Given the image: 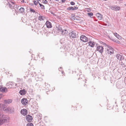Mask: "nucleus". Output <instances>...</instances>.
Listing matches in <instances>:
<instances>
[{"mask_svg": "<svg viewBox=\"0 0 126 126\" xmlns=\"http://www.w3.org/2000/svg\"><path fill=\"white\" fill-rule=\"evenodd\" d=\"M107 48H107L106 51V53L110 55L113 54L114 49L111 47L109 46L108 45H107Z\"/></svg>", "mask_w": 126, "mask_h": 126, "instance_id": "1", "label": "nucleus"}, {"mask_svg": "<svg viewBox=\"0 0 126 126\" xmlns=\"http://www.w3.org/2000/svg\"><path fill=\"white\" fill-rule=\"evenodd\" d=\"M17 84H16L13 82L9 81L6 84V86L8 88H11L16 86Z\"/></svg>", "mask_w": 126, "mask_h": 126, "instance_id": "2", "label": "nucleus"}, {"mask_svg": "<svg viewBox=\"0 0 126 126\" xmlns=\"http://www.w3.org/2000/svg\"><path fill=\"white\" fill-rule=\"evenodd\" d=\"M7 121V119L6 117L4 116L1 117V116H0V125Z\"/></svg>", "mask_w": 126, "mask_h": 126, "instance_id": "3", "label": "nucleus"}, {"mask_svg": "<svg viewBox=\"0 0 126 126\" xmlns=\"http://www.w3.org/2000/svg\"><path fill=\"white\" fill-rule=\"evenodd\" d=\"M69 37L71 39L75 38L76 37L77 34L75 31H71L69 32Z\"/></svg>", "mask_w": 126, "mask_h": 126, "instance_id": "4", "label": "nucleus"}, {"mask_svg": "<svg viewBox=\"0 0 126 126\" xmlns=\"http://www.w3.org/2000/svg\"><path fill=\"white\" fill-rule=\"evenodd\" d=\"M80 40L82 42H86L88 41V39L85 35H82L80 37Z\"/></svg>", "mask_w": 126, "mask_h": 126, "instance_id": "5", "label": "nucleus"}, {"mask_svg": "<svg viewBox=\"0 0 126 126\" xmlns=\"http://www.w3.org/2000/svg\"><path fill=\"white\" fill-rule=\"evenodd\" d=\"M96 50L100 53H102L103 51V48L101 46H98L97 47Z\"/></svg>", "mask_w": 126, "mask_h": 126, "instance_id": "6", "label": "nucleus"}, {"mask_svg": "<svg viewBox=\"0 0 126 126\" xmlns=\"http://www.w3.org/2000/svg\"><path fill=\"white\" fill-rule=\"evenodd\" d=\"M111 9L114 10L118 11L120 10V8L119 7L116 6H113L111 7Z\"/></svg>", "mask_w": 126, "mask_h": 126, "instance_id": "7", "label": "nucleus"}, {"mask_svg": "<svg viewBox=\"0 0 126 126\" xmlns=\"http://www.w3.org/2000/svg\"><path fill=\"white\" fill-rule=\"evenodd\" d=\"M46 25L48 28H51L52 27L51 23L48 21H47L46 22Z\"/></svg>", "mask_w": 126, "mask_h": 126, "instance_id": "8", "label": "nucleus"}, {"mask_svg": "<svg viewBox=\"0 0 126 126\" xmlns=\"http://www.w3.org/2000/svg\"><path fill=\"white\" fill-rule=\"evenodd\" d=\"M26 118L27 120L28 121L30 122L32 119V116L30 115H28L26 116Z\"/></svg>", "mask_w": 126, "mask_h": 126, "instance_id": "9", "label": "nucleus"}, {"mask_svg": "<svg viewBox=\"0 0 126 126\" xmlns=\"http://www.w3.org/2000/svg\"><path fill=\"white\" fill-rule=\"evenodd\" d=\"M21 102L22 104L26 105L27 104L28 101L26 99L24 98L21 100Z\"/></svg>", "mask_w": 126, "mask_h": 126, "instance_id": "10", "label": "nucleus"}, {"mask_svg": "<svg viewBox=\"0 0 126 126\" xmlns=\"http://www.w3.org/2000/svg\"><path fill=\"white\" fill-rule=\"evenodd\" d=\"M3 110L6 111V112H11L13 111V110L10 107H7V108H4Z\"/></svg>", "mask_w": 126, "mask_h": 126, "instance_id": "11", "label": "nucleus"}, {"mask_svg": "<svg viewBox=\"0 0 126 126\" xmlns=\"http://www.w3.org/2000/svg\"><path fill=\"white\" fill-rule=\"evenodd\" d=\"M61 32V34L63 35H66L67 34L68 31L66 30H62Z\"/></svg>", "mask_w": 126, "mask_h": 126, "instance_id": "12", "label": "nucleus"}, {"mask_svg": "<svg viewBox=\"0 0 126 126\" xmlns=\"http://www.w3.org/2000/svg\"><path fill=\"white\" fill-rule=\"evenodd\" d=\"M20 112L22 115L25 116L27 114V111L25 109H23L21 110Z\"/></svg>", "mask_w": 126, "mask_h": 126, "instance_id": "13", "label": "nucleus"}, {"mask_svg": "<svg viewBox=\"0 0 126 126\" xmlns=\"http://www.w3.org/2000/svg\"><path fill=\"white\" fill-rule=\"evenodd\" d=\"M11 3L9 2L7 4L8 5L10 8L12 9H13L14 4V3L12 2H11Z\"/></svg>", "mask_w": 126, "mask_h": 126, "instance_id": "14", "label": "nucleus"}, {"mask_svg": "<svg viewBox=\"0 0 126 126\" xmlns=\"http://www.w3.org/2000/svg\"><path fill=\"white\" fill-rule=\"evenodd\" d=\"M96 16L99 20H101L102 18V15L99 13H97Z\"/></svg>", "mask_w": 126, "mask_h": 126, "instance_id": "15", "label": "nucleus"}, {"mask_svg": "<svg viewBox=\"0 0 126 126\" xmlns=\"http://www.w3.org/2000/svg\"><path fill=\"white\" fill-rule=\"evenodd\" d=\"M117 59L119 60H121L123 59V57L120 54H117L116 56Z\"/></svg>", "mask_w": 126, "mask_h": 126, "instance_id": "16", "label": "nucleus"}, {"mask_svg": "<svg viewBox=\"0 0 126 126\" xmlns=\"http://www.w3.org/2000/svg\"><path fill=\"white\" fill-rule=\"evenodd\" d=\"M26 91L25 89H23L22 90H20L19 91V93L21 95H24L26 94Z\"/></svg>", "mask_w": 126, "mask_h": 126, "instance_id": "17", "label": "nucleus"}, {"mask_svg": "<svg viewBox=\"0 0 126 126\" xmlns=\"http://www.w3.org/2000/svg\"><path fill=\"white\" fill-rule=\"evenodd\" d=\"M56 30L60 32H61L62 31V26L61 25L58 26H57L56 27Z\"/></svg>", "mask_w": 126, "mask_h": 126, "instance_id": "18", "label": "nucleus"}, {"mask_svg": "<svg viewBox=\"0 0 126 126\" xmlns=\"http://www.w3.org/2000/svg\"><path fill=\"white\" fill-rule=\"evenodd\" d=\"M89 45L91 47H94L95 44L94 42L92 41H90L88 43Z\"/></svg>", "mask_w": 126, "mask_h": 126, "instance_id": "19", "label": "nucleus"}, {"mask_svg": "<svg viewBox=\"0 0 126 126\" xmlns=\"http://www.w3.org/2000/svg\"><path fill=\"white\" fill-rule=\"evenodd\" d=\"M114 35L117 38L119 39H121L122 37L121 36L118 35L116 33H114Z\"/></svg>", "mask_w": 126, "mask_h": 126, "instance_id": "20", "label": "nucleus"}, {"mask_svg": "<svg viewBox=\"0 0 126 126\" xmlns=\"http://www.w3.org/2000/svg\"><path fill=\"white\" fill-rule=\"evenodd\" d=\"M12 100L11 99H8L5 100L4 101L6 103H10L12 102Z\"/></svg>", "mask_w": 126, "mask_h": 126, "instance_id": "21", "label": "nucleus"}, {"mask_svg": "<svg viewBox=\"0 0 126 126\" xmlns=\"http://www.w3.org/2000/svg\"><path fill=\"white\" fill-rule=\"evenodd\" d=\"M18 7L19 6L17 5H14V4L13 8L15 9L16 10H17L18 9Z\"/></svg>", "mask_w": 126, "mask_h": 126, "instance_id": "22", "label": "nucleus"}, {"mask_svg": "<svg viewBox=\"0 0 126 126\" xmlns=\"http://www.w3.org/2000/svg\"><path fill=\"white\" fill-rule=\"evenodd\" d=\"M19 10L20 12L22 13L24 12V9L23 8L21 7L20 9H19Z\"/></svg>", "mask_w": 126, "mask_h": 126, "instance_id": "23", "label": "nucleus"}, {"mask_svg": "<svg viewBox=\"0 0 126 126\" xmlns=\"http://www.w3.org/2000/svg\"><path fill=\"white\" fill-rule=\"evenodd\" d=\"M73 7L71 6V7H69L67 9V10H73Z\"/></svg>", "mask_w": 126, "mask_h": 126, "instance_id": "24", "label": "nucleus"}, {"mask_svg": "<svg viewBox=\"0 0 126 126\" xmlns=\"http://www.w3.org/2000/svg\"><path fill=\"white\" fill-rule=\"evenodd\" d=\"M39 5L42 9H45V7L44 5L42 4H40Z\"/></svg>", "mask_w": 126, "mask_h": 126, "instance_id": "25", "label": "nucleus"}, {"mask_svg": "<svg viewBox=\"0 0 126 126\" xmlns=\"http://www.w3.org/2000/svg\"><path fill=\"white\" fill-rule=\"evenodd\" d=\"M112 40L114 41L118 44L120 43V42L117 40H115L114 39H112Z\"/></svg>", "mask_w": 126, "mask_h": 126, "instance_id": "26", "label": "nucleus"}, {"mask_svg": "<svg viewBox=\"0 0 126 126\" xmlns=\"http://www.w3.org/2000/svg\"><path fill=\"white\" fill-rule=\"evenodd\" d=\"M38 19L40 21L43 20V19L42 18V16H40L38 17Z\"/></svg>", "mask_w": 126, "mask_h": 126, "instance_id": "27", "label": "nucleus"}, {"mask_svg": "<svg viewBox=\"0 0 126 126\" xmlns=\"http://www.w3.org/2000/svg\"><path fill=\"white\" fill-rule=\"evenodd\" d=\"M4 87H1L0 88V91L2 92H4Z\"/></svg>", "mask_w": 126, "mask_h": 126, "instance_id": "28", "label": "nucleus"}, {"mask_svg": "<svg viewBox=\"0 0 126 126\" xmlns=\"http://www.w3.org/2000/svg\"><path fill=\"white\" fill-rule=\"evenodd\" d=\"M27 126H33V124L31 123H28Z\"/></svg>", "mask_w": 126, "mask_h": 126, "instance_id": "29", "label": "nucleus"}, {"mask_svg": "<svg viewBox=\"0 0 126 126\" xmlns=\"http://www.w3.org/2000/svg\"><path fill=\"white\" fill-rule=\"evenodd\" d=\"M88 15L89 16L91 17V16L93 15V13L90 12L88 13Z\"/></svg>", "mask_w": 126, "mask_h": 126, "instance_id": "30", "label": "nucleus"}, {"mask_svg": "<svg viewBox=\"0 0 126 126\" xmlns=\"http://www.w3.org/2000/svg\"><path fill=\"white\" fill-rule=\"evenodd\" d=\"M34 4L36 6L37 5V4H38V1H37V0H36H36L34 1H33Z\"/></svg>", "mask_w": 126, "mask_h": 126, "instance_id": "31", "label": "nucleus"}, {"mask_svg": "<svg viewBox=\"0 0 126 126\" xmlns=\"http://www.w3.org/2000/svg\"><path fill=\"white\" fill-rule=\"evenodd\" d=\"M30 11L32 12L35 13V11L32 8H30Z\"/></svg>", "mask_w": 126, "mask_h": 126, "instance_id": "32", "label": "nucleus"}, {"mask_svg": "<svg viewBox=\"0 0 126 126\" xmlns=\"http://www.w3.org/2000/svg\"><path fill=\"white\" fill-rule=\"evenodd\" d=\"M42 2L43 3H45V4L47 3V1L46 0H43Z\"/></svg>", "mask_w": 126, "mask_h": 126, "instance_id": "33", "label": "nucleus"}, {"mask_svg": "<svg viewBox=\"0 0 126 126\" xmlns=\"http://www.w3.org/2000/svg\"><path fill=\"white\" fill-rule=\"evenodd\" d=\"M4 92H7V89L6 88L4 87Z\"/></svg>", "mask_w": 126, "mask_h": 126, "instance_id": "34", "label": "nucleus"}, {"mask_svg": "<svg viewBox=\"0 0 126 126\" xmlns=\"http://www.w3.org/2000/svg\"><path fill=\"white\" fill-rule=\"evenodd\" d=\"M78 8V7H73V10H77Z\"/></svg>", "mask_w": 126, "mask_h": 126, "instance_id": "35", "label": "nucleus"}, {"mask_svg": "<svg viewBox=\"0 0 126 126\" xmlns=\"http://www.w3.org/2000/svg\"><path fill=\"white\" fill-rule=\"evenodd\" d=\"M70 3V4L72 5H74L75 4V3L73 1L71 2Z\"/></svg>", "mask_w": 126, "mask_h": 126, "instance_id": "36", "label": "nucleus"}, {"mask_svg": "<svg viewBox=\"0 0 126 126\" xmlns=\"http://www.w3.org/2000/svg\"><path fill=\"white\" fill-rule=\"evenodd\" d=\"M3 96V94H0V99Z\"/></svg>", "mask_w": 126, "mask_h": 126, "instance_id": "37", "label": "nucleus"}, {"mask_svg": "<svg viewBox=\"0 0 126 126\" xmlns=\"http://www.w3.org/2000/svg\"><path fill=\"white\" fill-rule=\"evenodd\" d=\"M66 0H61L62 2H65Z\"/></svg>", "mask_w": 126, "mask_h": 126, "instance_id": "38", "label": "nucleus"}, {"mask_svg": "<svg viewBox=\"0 0 126 126\" xmlns=\"http://www.w3.org/2000/svg\"><path fill=\"white\" fill-rule=\"evenodd\" d=\"M62 67H60V69H59V70H61V69H62Z\"/></svg>", "mask_w": 126, "mask_h": 126, "instance_id": "39", "label": "nucleus"}, {"mask_svg": "<svg viewBox=\"0 0 126 126\" xmlns=\"http://www.w3.org/2000/svg\"><path fill=\"white\" fill-rule=\"evenodd\" d=\"M118 84H116V86H117V88H119V87H118Z\"/></svg>", "mask_w": 126, "mask_h": 126, "instance_id": "40", "label": "nucleus"}, {"mask_svg": "<svg viewBox=\"0 0 126 126\" xmlns=\"http://www.w3.org/2000/svg\"><path fill=\"white\" fill-rule=\"evenodd\" d=\"M38 1V3H39V4H41L39 2V1Z\"/></svg>", "mask_w": 126, "mask_h": 126, "instance_id": "41", "label": "nucleus"}, {"mask_svg": "<svg viewBox=\"0 0 126 126\" xmlns=\"http://www.w3.org/2000/svg\"><path fill=\"white\" fill-rule=\"evenodd\" d=\"M30 5H32H32H33V4H32V3H30Z\"/></svg>", "mask_w": 126, "mask_h": 126, "instance_id": "42", "label": "nucleus"}, {"mask_svg": "<svg viewBox=\"0 0 126 126\" xmlns=\"http://www.w3.org/2000/svg\"><path fill=\"white\" fill-rule=\"evenodd\" d=\"M22 2H24V0H22Z\"/></svg>", "mask_w": 126, "mask_h": 126, "instance_id": "43", "label": "nucleus"}, {"mask_svg": "<svg viewBox=\"0 0 126 126\" xmlns=\"http://www.w3.org/2000/svg\"><path fill=\"white\" fill-rule=\"evenodd\" d=\"M40 0H38L37 1H40Z\"/></svg>", "mask_w": 126, "mask_h": 126, "instance_id": "44", "label": "nucleus"}, {"mask_svg": "<svg viewBox=\"0 0 126 126\" xmlns=\"http://www.w3.org/2000/svg\"><path fill=\"white\" fill-rule=\"evenodd\" d=\"M63 40H64V39H62L61 41H62Z\"/></svg>", "mask_w": 126, "mask_h": 126, "instance_id": "45", "label": "nucleus"}, {"mask_svg": "<svg viewBox=\"0 0 126 126\" xmlns=\"http://www.w3.org/2000/svg\"><path fill=\"white\" fill-rule=\"evenodd\" d=\"M62 74H63V72H62Z\"/></svg>", "mask_w": 126, "mask_h": 126, "instance_id": "46", "label": "nucleus"}, {"mask_svg": "<svg viewBox=\"0 0 126 126\" xmlns=\"http://www.w3.org/2000/svg\"><path fill=\"white\" fill-rule=\"evenodd\" d=\"M125 5L126 6V4H125Z\"/></svg>", "mask_w": 126, "mask_h": 126, "instance_id": "47", "label": "nucleus"}, {"mask_svg": "<svg viewBox=\"0 0 126 126\" xmlns=\"http://www.w3.org/2000/svg\"><path fill=\"white\" fill-rule=\"evenodd\" d=\"M125 70H126V68H125Z\"/></svg>", "mask_w": 126, "mask_h": 126, "instance_id": "48", "label": "nucleus"}]
</instances>
